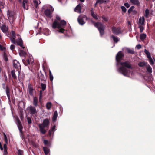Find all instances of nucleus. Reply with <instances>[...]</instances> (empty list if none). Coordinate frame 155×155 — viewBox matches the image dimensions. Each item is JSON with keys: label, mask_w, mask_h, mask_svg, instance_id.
Listing matches in <instances>:
<instances>
[{"label": "nucleus", "mask_w": 155, "mask_h": 155, "mask_svg": "<svg viewBox=\"0 0 155 155\" xmlns=\"http://www.w3.org/2000/svg\"><path fill=\"white\" fill-rule=\"evenodd\" d=\"M121 66L118 69V71L123 75L127 76L129 74H132V72L129 69H132L133 67L128 61L120 63Z\"/></svg>", "instance_id": "f257e3e1"}, {"label": "nucleus", "mask_w": 155, "mask_h": 155, "mask_svg": "<svg viewBox=\"0 0 155 155\" xmlns=\"http://www.w3.org/2000/svg\"><path fill=\"white\" fill-rule=\"evenodd\" d=\"M66 22L64 20H61L60 22L57 21H54L52 25V27L53 28H57L58 30V31L61 33H64L65 31L63 29V28L66 25Z\"/></svg>", "instance_id": "f03ea898"}, {"label": "nucleus", "mask_w": 155, "mask_h": 155, "mask_svg": "<svg viewBox=\"0 0 155 155\" xmlns=\"http://www.w3.org/2000/svg\"><path fill=\"white\" fill-rule=\"evenodd\" d=\"M49 124V120L48 119H45L42 123L38 124L40 131L41 134H44L46 132V130L45 128L47 127Z\"/></svg>", "instance_id": "7ed1b4c3"}, {"label": "nucleus", "mask_w": 155, "mask_h": 155, "mask_svg": "<svg viewBox=\"0 0 155 155\" xmlns=\"http://www.w3.org/2000/svg\"><path fill=\"white\" fill-rule=\"evenodd\" d=\"M94 26L98 29L101 36L104 34V30L105 26L101 22H97L94 24Z\"/></svg>", "instance_id": "20e7f679"}, {"label": "nucleus", "mask_w": 155, "mask_h": 155, "mask_svg": "<svg viewBox=\"0 0 155 155\" xmlns=\"http://www.w3.org/2000/svg\"><path fill=\"white\" fill-rule=\"evenodd\" d=\"M7 15L9 22L11 24L12 23L15 19L14 12L12 11H8L7 12Z\"/></svg>", "instance_id": "39448f33"}, {"label": "nucleus", "mask_w": 155, "mask_h": 155, "mask_svg": "<svg viewBox=\"0 0 155 155\" xmlns=\"http://www.w3.org/2000/svg\"><path fill=\"white\" fill-rule=\"evenodd\" d=\"M87 17L85 15H81L78 17V21L80 25H83L85 23L84 21L85 20H87Z\"/></svg>", "instance_id": "423d86ee"}, {"label": "nucleus", "mask_w": 155, "mask_h": 155, "mask_svg": "<svg viewBox=\"0 0 155 155\" xmlns=\"http://www.w3.org/2000/svg\"><path fill=\"white\" fill-rule=\"evenodd\" d=\"M16 120L17 125L19 130L20 132L21 133V135L23 134L22 131L23 128V126L19 119L18 117L16 118Z\"/></svg>", "instance_id": "0eeeda50"}, {"label": "nucleus", "mask_w": 155, "mask_h": 155, "mask_svg": "<svg viewBox=\"0 0 155 155\" xmlns=\"http://www.w3.org/2000/svg\"><path fill=\"white\" fill-rule=\"evenodd\" d=\"M144 52L145 54L147 55V57L148 58L149 60V62L150 64L151 65H152L154 64V62L152 58L151 55L149 51L146 50V49H144Z\"/></svg>", "instance_id": "6e6552de"}, {"label": "nucleus", "mask_w": 155, "mask_h": 155, "mask_svg": "<svg viewBox=\"0 0 155 155\" xmlns=\"http://www.w3.org/2000/svg\"><path fill=\"white\" fill-rule=\"evenodd\" d=\"M11 37L10 38L11 41L13 44H16L15 38H16V35L14 31L13 30H12L11 31ZM16 36H19V34H17Z\"/></svg>", "instance_id": "1a4fd4ad"}, {"label": "nucleus", "mask_w": 155, "mask_h": 155, "mask_svg": "<svg viewBox=\"0 0 155 155\" xmlns=\"http://www.w3.org/2000/svg\"><path fill=\"white\" fill-rule=\"evenodd\" d=\"M112 32L114 34L118 35L121 33V28L120 27L116 28L114 26L112 27Z\"/></svg>", "instance_id": "9d476101"}, {"label": "nucleus", "mask_w": 155, "mask_h": 155, "mask_svg": "<svg viewBox=\"0 0 155 155\" xmlns=\"http://www.w3.org/2000/svg\"><path fill=\"white\" fill-rule=\"evenodd\" d=\"M11 73L13 78L14 79H16L17 75L19 76L20 71L17 70H13L11 71Z\"/></svg>", "instance_id": "9b49d317"}, {"label": "nucleus", "mask_w": 155, "mask_h": 155, "mask_svg": "<svg viewBox=\"0 0 155 155\" xmlns=\"http://www.w3.org/2000/svg\"><path fill=\"white\" fill-rule=\"evenodd\" d=\"M51 11L49 9H47L44 11V14L47 17L51 18V14L54 10V9L52 7H51Z\"/></svg>", "instance_id": "f8f14e48"}, {"label": "nucleus", "mask_w": 155, "mask_h": 155, "mask_svg": "<svg viewBox=\"0 0 155 155\" xmlns=\"http://www.w3.org/2000/svg\"><path fill=\"white\" fill-rule=\"evenodd\" d=\"M13 65L16 70H19L21 69V67L19 62L16 60H14L13 61Z\"/></svg>", "instance_id": "ddd939ff"}, {"label": "nucleus", "mask_w": 155, "mask_h": 155, "mask_svg": "<svg viewBox=\"0 0 155 155\" xmlns=\"http://www.w3.org/2000/svg\"><path fill=\"white\" fill-rule=\"evenodd\" d=\"M124 55L122 54L121 52H119L116 56V59L117 62V64L118 65V64L120 61L121 59L122 58Z\"/></svg>", "instance_id": "4468645a"}, {"label": "nucleus", "mask_w": 155, "mask_h": 155, "mask_svg": "<svg viewBox=\"0 0 155 155\" xmlns=\"http://www.w3.org/2000/svg\"><path fill=\"white\" fill-rule=\"evenodd\" d=\"M28 90L29 94L30 95L33 96L34 95V89L33 86L30 84H29L28 85Z\"/></svg>", "instance_id": "2eb2a0df"}, {"label": "nucleus", "mask_w": 155, "mask_h": 155, "mask_svg": "<svg viewBox=\"0 0 155 155\" xmlns=\"http://www.w3.org/2000/svg\"><path fill=\"white\" fill-rule=\"evenodd\" d=\"M83 7L82 4L81 5L80 4H79L78 5H77L75 8H74V11L76 12L80 13L82 12H83V11H81V8Z\"/></svg>", "instance_id": "dca6fc26"}, {"label": "nucleus", "mask_w": 155, "mask_h": 155, "mask_svg": "<svg viewBox=\"0 0 155 155\" xmlns=\"http://www.w3.org/2000/svg\"><path fill=\"white\" fill-rule=\"evenodd\" d=\"M28 109L30 112V114L31 115H35L37 113L35 108L33 106H30Z\"/></svg>", "instance_id": "f3484780"}, {"label": "nucleus", "mask_w": 155, "mask_h": 155, "mask_svg": "<svg viewBox=\"0 0 155 155\" xmlns=\"http://www.w3.org/2000/svg\"><path fill=\"white\" fill-rule=\"evenodd\" d=\"M18 37V39L16 40V43L18 45L20 46L21 48H24V47L23 45L22 40L21 38L19 37V36Z\"/></svg>", "instance_id": "a211bd4d"}, {"label": "nucleus", "mask_w": 155, "mask_h": 155, "mask_svg": "<svg viewBox=\"0 0 155 155\" xmlns=\"http://www.w3.org/2000/svg\"><path fill=\"white\" fill-rule=\"evenodd\" d=\"M144 22L145 19L144 17H141L139 19V21L138 24V25H144Z\"/></svg>", "instance_id": "6ab92c4d"}, {"label": "nucleus", "mask_w": 155, "mask_h": 155, "mask_svg": "<svg viewBox=\"0 0 155 155\" xmlns=\"http://www.w3.org/2000/svg\"><path fill=\"white\" fill-rule=\"evenodd\" d=\"M28 0H23L22 5L24 9L28 10Z\"/></svg>", "instance_id": "aec40b11"}, {"label": "nucleus", "mask_w": 155, "mask_h": 155, "mask_svg": "<svg viewBox=\"0 0 155 155\" xmlns=\"http://www.w3.org/2000/svg\"><path fill=\"white\" fill-rule=\"evenodd\" d=\"M1 29L3 32L4 33H6L8 30V28L5 25H2L1 27Z\"/></svg>", "instance_id": "412c9836"}, {"label": "nucleus", "mask_w": 155, "mask_h": 155, "mask_svg": "<svg viewBox=\"0 0 155 155\" xmlns=\"http://www.w3.org/2000/svg\"><path fill=\"white\" fill-rule=\"evenodd\" d=\"M126 51L129 53L131 54H134V49H130L129 48H126Z\"/></svg>", "instance_id": "4be33fe9"}, {"label": "nucleus", "mask_w": 155, "mask_h": 155, "mask_svg": "<svg viewBox=\"0 0 155 155\" xmlns=\"http://www.w3.org/2000/svg\"><path fill=\"white\" fill-rule=\"evenodd\" d=\"M34 5L36 8L38 7V5L41 3L39 0H32Z\"/></svg>", "instance_id": "5701e85b"}, {"label": "nucleus", "mask_w": 155, "mask_h": 155, "mask_svg": "<svg viewBox=\"0 0 155 155\" xmlns=\"http://www.w3.org/2000/svg\"><path fill=\"white\" fill-rule=\"evenodd\" d=\"M130 2L133 4L137 6L140 5V2L138 0H130Z\"/></svg>", "instance_id": "b1692460"}, {"label": "nucleus", "mask_w": 155, "mask_h": 155, "mask_svg": "<svg viewBox=\"0 0 155 155\" xmlns=\"http://www.w3.org/2000/svg\"><path fill=\"white\" fill-rule=\"evenodd\" d=\"M43 150L44 152L45 155L48 154L50 152L49 149L47 147H43Z\"/></svg>", "instance_id": "393cba45"}, {"label": "nucleus", "mask_w": 155, "mask_h": 155, "mask_svg": "<svg viewBox=\"0 0 155 155\" xmlns=\"http://www.w3.org/2000/svg\"><path fill=\"white\" fill-rule=\"evenodd\" d=\"M6 93L7 95V96L9 100V101H10V93H9V89L8 87H6Z\"/></svg>", "instance_id": "a878e982"}, {"label": "nucleus", "mask_w": 155, "mask_h": 155, "mask_svg": "<svg viewBox=\"0 0 155 155\" xmlns=\"http://www.w3.org/2000/svg\"><path fill=\"white\" fill-rule=\"evenodd\" d=\"M146 68L148 72L150 73L152 72V68L149 65H146Z\"/></svg>", "instance_id": "bb28decb"}, {"label": "nucleus", "mask_w": 155, "mask_h": 155, "mask_svg": "<svg viewBox=\"0 0 155 155\" xmlns=\"http://www.w3.org/2000/svg\"><path fill=\"white\" fill-rule=\"evenodd\" d=\"M38 98L36 97H35L33 99V105L36 107L38 105Z\"/></svg>", "instance_id": "cd10ccee"}, {"label": "nucleus", "mask_w": 155, "mask_h": 155, "mask_svg": "<svg viewBox=\"0 0 155 155\" xmlns=\"http://www.w3.org/2000/svg\"><path fill=\"white\" fill-rule=\"evenodd\" d=\"M55 128H56V126H54L52 127L51 129L49 130V134L50 136H51L53 132H54L55 131V130H56Z\"/></svg>", "instance_id": "c85d7f7f"}, {"label": "nucleus", "mask_w": 155, "mask_h": 155, "mask_svg": "<svg viewBox=\"0 0 155 155\" xmlns=\"http://www.w3.org/2000/svg\"><path fill=\"white\" fill-rule=\"evenodd\" d=\"M91 16L95 19H98L97 16V15L94 13L93 9H92L91 10Z\"/></svg>", "instance_id": "c756f323"}, {"label": "nucleus", "mask_w": 155, "mask_h": 155, "mask_svg": "<svg viewBox=\"0 0 155 155\" xmlns=\"http://www.w3.org/2000/svg\"><path fill=\"white\" fill-rule=\"evenodd\" d=\"M46 108L48 110H50L52 106V103L51 102H49L47 103L46 105Z\"/></svg>", "instance_id": "7c9ffc66"}, {"label": "nucleus", "mask_w": 155, "mask_h": 155, "mask_svg": "<svg viewBox=\"0 0 155 155\" xmlns=\"http://www.w3.org/2000/svg\"><path fill=\"white\" fill-rule=\"evenodd\" d=\"M147 63L145 62H140L138 63V65L140 67H143L144 66L147 65Z\"/></svg>", "instance_id": "2f4dec72"}, {"label": "nucleus", "mask_w": 155, "mask_h": 155, "mask_svg": "<svg viewBox=\"0 0 155 155\" xmlns=\"http://www.w3.org/2000/svg\"><path fill=\"white\" fill-rule=\"evenodd\" d=\"M58 116V113L56 111L54 112L53 116L52 118V120L53 121H55L56 119V118Z\"/></svg>", "instance_id": "473e14b6"}, {"label": "nucleus", "mask_w": 155, "mask_h": 155, "mask_svg": "<svg viewBox=\"0 0 155 155\" xmlns=\"http://www.w3.org/2000/svg\"><path fill=\"white\" fill-rule=\"evenodd\" d=\"M146 38V35L145 34H141L140 36V38L142 41L144 40Z\"/></svg>", "instance_id": "72a5a7b5"}, {"label": "nucleus", "mask_w": 155, "mask_h": 155, "mask_svg": "<svg viewBox=\"0 0 155 155\" xmlns=\"http://www.w3.org/2000/svg\"><path fill=\"white\" fill-rule=\"evenodd\" d=\"M27 62L28 64H32L34 62V60L33 59H31V58L28 59L27 60Z\"/></svg>", "instance_id": "f704fd0d"}, {"label": "nucleus", "mask_w": 155, "mask_h": 155, "mask_svg": "<svg viewBox=\"0 0 155 155\" xmlns=\"http://www.w3.org/2000/svg\"><path fill=\"white\" fill-rule=\"evenodd\" d=\"M19 54L21 56H24L25 54V53L24 51L22 50H20L19 51Z\"/></svg>", "instance_id": "c9c22d12"}, {"label": "nucleus", "mask_w": 155, "mask_h": 155, "mask_svg": "<svg viewBox=\"0 0 155 155\" xmlns=\"http://www.w3.org/2000/svg\"><path fill=\"white\" fill-rule=\"evenodd\" d=\"M44 31H45V32H44L43 34L46 35H48L49 34V30L47 28H45L44 29Z\"/></svg>", "instance_id": "e433bc0d"}, {"label": "nucleus", "mask_w": 155, "mask_h": 155, "mask_svg": "<svg viewBox=\"0 0 155 155\" xmlns=\"http://www.w3.org/2000/svg\"><path fill=\"white\" fill-rule=\"evenodd\" d=\"M41 88L42 90V91H44L46 88V84H43L42 83H41Z\"/></svg>", "instance_id": "4c0bfd02"}, {"label": "nucleus", "mask_w": 155, "mask_h": 155, "mask_svg": "<svg viewBox=\"0 0 155 155\" xmlns=\"http://www.w3.org/2000/svg\"><path fill=\"white\" fill-rule=\"evenodd\" d=\"M111 37L113 39L115 42L117 43L118 41V39L117 37H115L114 35L111 36Z\"/></svg>", "instance_id": "58836bf2"}, {"label": "nucleus", "mask_w": 155, "mask_h": 155, "mask_svg": "<svg viewBox=\"0 0 155 155\" xmlns=\"http://www.w3.org/2000/svg\"><path fill=\"white\" fill-rule=\"evenodd\" d=\"M149 13V10L148 9H146L145 11V14L144 16L146 17H147Z\"/></svg>", "instance_id": "ea45409f"}, {"label": "nucleus", "mask_w": 155, "mask_h": 155, "mask_svg": "<svg viewBox=\"0 0 155 155\" xmlns=\"http://www.w3.org/2000/svg\"><path fill=\"white\" fill-rule=\"evenodd\" d=\"M17 153L18 155H23V151L21 150H18Z\"/></svg>", "instance_id": "a19ab883"}, {"label": "nucleus", "mask_w": 155, "mask_h": 155, "mask_svg": "<svg viewBox=\"0 0 155 155\" xmlns=\"http://www.w3.org/2000/svg\"><path fill=\"white\" fill-rule=\"evenodd\" d=\"M28 122L29 124H30L32 123V120L31 118L29 117H27Z\"/></svg>", "instance_id": "79ce46f5"}, {"label": "nucleus", "mask_w": 155, "mask_h": 155, "mask_svg": "<svg viewBox=\"0 0 155 155\" xmlns=\"http://www.w3.org/2000/svg\"><path fill=\"white\" fill-rule=\"evenodd\" d=\"M49 77H50V79L51 81H52L53 79V76L52 75L51 73L50 70L49 71Z\"/></svg>", "instance_id": "37998d69"}, {"label": "nucleus", "mask_w": 155, "mask_h": 155, "mask_svg": "<svg viewBox=\"0 0 155 155\" xmlns=\"http://www.w3.org/2000/svg\"><path fill=\"white\" fill-rule=\"evenodd\" d=\"M143 25H138L139 26V28H140V32H142L143 31L144 29V28L143 27Z\"/></svg>", "instance_id": "c03bdc74"}, {"label": "nucleus", "mask_w": 155, "mask_h": 155, "mask_svg": "<svg viewBox=\"0 0 155 155\" xmlns=\"http://www.w3.org/2000/svg\"><path fill=\"white\" fill-rule=\"evenodd\" d=\"M3 57L5 61H7L8 60L6 54L5 53H4L3 55Z\"/></svg>", "instance_id": "a18cd8bd"}, {"label": "nucleus", "mask_w": 155, "mask_h": 155, "mask_svg": "<svg viewBox=\"0 0 155 155\" xmlns=\"http://www.w3.org/2000/svg\"><path fill=\"white\" fill-rule=\"evenodd\" d=\"M121 8L122 10V12L124 13H125L126 12L127 9L124 6H121Z\"/></svg>", "instance_id": "49530a36"}, {"label": "nucleus", "mask_w": 155, "mask_h": 155, "mask_svg": "<svg viewBox=\"0 0 155 155\" xmlns=\"http://www.w3.org/2000/svg\"><path fill=\"white\" fill-rule=\"evenodd\" d=\"M43 143H44V144L45 145H46L47 144H49V145H48V146L49 147L50 146V145L49 144L48 141L47 140H44L43 141Z\"/></svg>", "instance_id": "de8ad7c7"}, {"label": "nucleus", "mask_w": 155, "mask_h": 155, "mask_svg": "<svg viewBox=\"0 0 155 155\" xmlns=\"http://www.w3.org/2000/svg\"><path fill=\"white\" fill-rule=\"evenodd\" d=\"M4 138L5 139V143H6L7 144H8V139L6 137V136L5 135V133H4Z\"/></svg>", "instance_id": "09e8293b"}, {"label": "nucleus", "mask_w": 155, "mask_h": 155, "mask_svg": "<svg viewBox=\"0 0 155 155\" xmlns=\"http://www.w3.org/2000/svg\"><path fill=\"white\" fill-rule=\"evenodd\" d=\"M134 8V7L133 6H131L130 9L128 10V12L129 13H130L132 11L133 9Z\"/></svg>", "instance_id": "8fccbe9b"}, {"label": "nucleus", "mask_w": 155, "mask_h": 155, "mask_svg": "<svg viewBox=\"0 0 155 155\" xmlns=\"http://www.w3.org/2000/svg\"><path fill=\"white\" fill-rule=\"evenodd\" d=\"M103 19L106 22H107L108 20V18L107 17H105L104 16H103L102 17Z\"/></svg>", "instance_id": "3c124183"}, {"label": "nucleus", "mask_w": 155, "mask_h": 155, "mask_svg": "<svg viewBox=\"0 0 155 155\" xmlns=\"http://www.w3.org/2000/svg\"><path fill=\"white\" fill-rule=\"evenodd\" d=\"M104 0H97L96 3H99L100 4H102L104 2Z\"/></svg>", "instance_id": "603ef678"}, {"label": "nucleus", "mask_w": 155, "mask_h": 155, "mask_svg": "<svg viewBox=\"0 0 155 155\" xmlns=\"http://www.w3.org/2000/svg\"><path fill=\"white\" fill-rule=\"evenodd\" d=\"M15 46L13 45H11L10 46V49L12 50L13 51L15 48Z\"/></svg>", "instance_id": "864d4df0"}, {"label": "nucleus", "mask_w": 155, "mask_h": 155, "mask_svg": "<svg viewBox=\"0 0 155 155\" xmlns=\"http://www.w3.org/2000/svg\"><path fill=\"white\" fill-rule=\"evenodd\" d=\"M124 5L127 8H129L130 7V5L128 3H126L124 4Z\"/></svg>", "instance_id": "5fc2aeb1"}, {"label": "nucleus", "mask_w": 155, "mask_h": 155, "mask_svg": "<svg viewBox=\"0 0 155 155\" xmlns=\"http://www.w3.org/2000/svg\"><path fill=\"white\" fill-rule=\"evenodd\" d=\"M0 49L1 50L4 51L5 50V48L0 44Z\"/></svg>", "instance_id": "6e6d98bb"}, {"label": "nucleus", "mask_w": 155, "mask_h": 155, "mask_svg": "<svg viewBox=\"0 0 155 155\" xmlns=\"http://www.w3.org/2000/svg\"><path fill=\"white\" fill-rule=\"evenodd\" d=\"M7 149H4V155H7Z\"/></svg>", "instance_id": "4d7b16f0"}, {"label": "nucleus", "mask_w": 155, "mask_h": 155, "mask_svg": "<svg viewBox=\"0 0 155 155\" xmlns=\"http://www.w3.org/2000/svg\"><path fill=\"white\" fill-rule=\"evenodd\" d=\"M136 47L137 49H139L141 48V46L140 44H138L136 46Z\"/></svg>", "instance_id": "13d9d810"}, {"label": "nucleus", "mask_w": 155, "mask_h": 155, "mask_svg": "<svg viewBox=\"0 0 155 155\" xmlns=\"http://www.w3.org/2000/svg\"><path fill=\"white\" fill-rule=\"evenodd\" d=\"M7 144L6 143L4 144L3 145V148L4 149H7Z\"/></svg>", "instance_id": "bf43d9fd"}, {"label": "nucleus", "mask_w": 155, "mask_h": 155, "mask_svg": "<svg viewBox=\"0 0 155 155\" xmlns=\"http://www.w3.org/2000/svg\"><path fill=\"white\" fill-rule=\"evenodd\" d=\"M56 18L57 20H60V17L58 15L56 16Z\"/></svg>", "instance_id": "052dcab7"}, {"label": "nucleus", "mask_w": 155, "mask_h": 155, "mask_svg": "<svg viewBox=\"0 0 155 155\" xmlns=\"http://www.w3.org/2000/svg\"><path fill=\"white\" fill-rule=\"evenodd\" d=\"M42 93L41 91V90L40 91V95H41V96H42Z\"/></svg>", "instance_id": "680f3d73"}, {"label": "nucleus", "mask_w": 155, "mask_h": 155, "mask_svg": "<svg viewBox=\"0 0 155 155\" xmlns=\"http://www.w3.org/2000/svg\"><path fill=\"white\" fill-rule=\"evenodd\" d=\"M41 97H42V96H41V95H40L39 96V100H41Z\"/></svg>", "instance_id": "e2e57ef3"}, {"label": "nucleus", "mask_w": 155, "mask_h": 155, "mask_svg": "<svg viewBox=\"0 0 155 155\" xmlns=\"http://www.w3.org/2000/svg\"><path fill=\"white\" fill-rule=\"evenodd\" d=\"M0 149H1V150H3V148L2 147H0Z\"/></svg>", "instance_id": "0e129e2a"}, {"label": "nucleus", "mask_w": 155, "mask_h": 155, "mask_svg": "<svg viewBox=\"0 0 155 155\" xmlns=\"http://www.w3.org/2000/svg\"><path fill=\"white\" fill-rule=\"evenodd\" d=\"M80 1L82 2H84V0H80Z\"/></svg>", "instance_id": "69168bd1"}, {"label": "nucleus", "mask_w": 155, "mask_h": 155, "mask_svg": "<svg viewBox=\"0 0 155 155\" xmlns=\"http://www.w3.org/2000/svg\"><path fill=\"white\" fill-rule=\"evenodd\" d=\"M2 144H1V143L0 142V148L1 147H2Z\"/></svg>", "instance_id": "338daca9"}, {"label": "nucleus", "mask_w": 155, "mask_h": 155, "mask_svg": "<svg viewBox=\"0 0 155 155\" xmlns=\"http://www.w3.org/2000/svg\"><path fill=\"white\" fill-rule=\"evenodd\" d=\"M18 0V1L19 2H21V1H22V0Z\"/></svg>", "instance_id": "774afa93"}]
</instances>
